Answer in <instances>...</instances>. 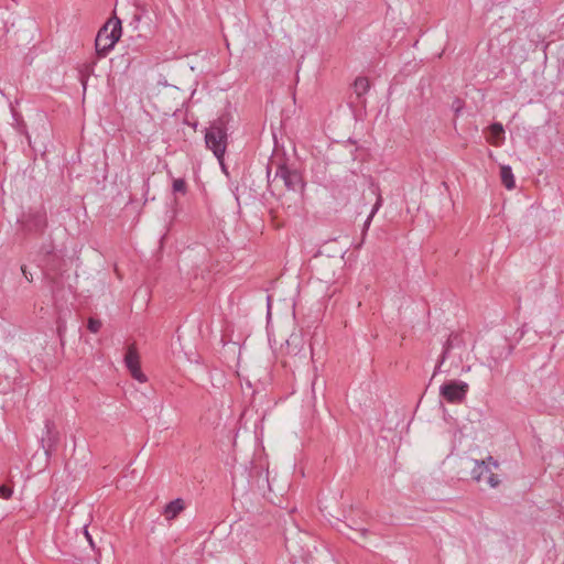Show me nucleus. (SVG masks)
Returning a JSON list of instances; mask_svg holds the SVG:
<instances>
[{
	"label": "nucleus",
	"mask_w": 564,
	"mask_h": 564,
	"mask_svg": "<svg viewBox=\"0 0 564 564\" xmlns=\"http://www.w3.org/2000/svg\"><path fill=\"white\" fill-rule=\"evenodd\" d=\"M121 32V20L117 17L109 19L97 33L95 41L97 54L99 56H105L110 50H112L116 43L120 40Z\"/></svg>",
	"instance_id": "nucleus-1"
},
{
	"label": "nucleus",
	"mask_w": 564,
	"mask_h": 564,
	"mask_svg": "<svg viewBox=\"0 0 564 564\" xmlns=\"http://www.w3.org/2000/svg\"><path fill=\"white\" fill-rule=\"evenodd\" d=\"M205 142L208 149L221 162L227 147V133L221 120L215 121L206 131Z\"/></svg>",
	"instance_id": "nucleus-2"
},
{
	"label": "nucleus",
	"mask_w": 564,
	"mask_h": 564,
	"mask_svg": "<svg viewBox=\"0 0 564 564\" xmlns=\"http://www.w3.org/2000/svg\"><path fill=\"white\" fill-rule=\"evenodd\" d=\"M491 468H499V463L492 456H488L482 460H476L475 467L471 470V478L477 482L485 481L489 487L496 488L500 484V479L498 475L492 473Z\"/></svg>",
	"instance_id": "nucleus-3"
},
{
	"label": "nucleus",
	"mask_w": 564,
	"mask_h": 564,
	"mask_svg": "<svg viewBox=\"0 0 564 564\" xmlns=\"http://www.w3.org/2000/svg\"><path fill=\"white\" fill-rule=\"evenodd\" d=\"M468 391V384L458 381H448L441 387V395L451 403H460Z\"/></svg>",
	"instance_id": "nucleus-4"
},
{
	"label": "nucleus",
	"mask_w": 564,
	"mask_h": 564,
	"mask_svg": "<svg viewBox=\"0 0 564 564\" xmlns=\"http://www.w3.org/2000/svg\"><path fill=\"white\" fill-rule=\"evenodd\" d=\"M124 364L133 379L141 383L147 381V376L141 370L140 356L134 344L128 347Z\"/></svg>",
	"instance_id": "nucleus-5"
},
{
	"label": "nucleus",
	"mask_w": 564,
	"mask_h": 564,
	"mask_svg": "<svg viewBox=\"0 0 564 564\" xmlns=\"http://www.w3.org/2000/svg\"><path fill=\"white\" fill-rule=\"evenodd\" d=\"M283 182L284 186L290 191L302 188V176L296 170H291L288 166H279L275 178Z\"/></svg>",
	"instance_id": "nucleus-6"
},
{
	"label": "nucleus",
	"mask_w": 564,
	"mask_h": 564,
	"mask_svg": "<svg viewBox=\"0 0 564 564\" xmlns=\"http://www.w3.org/2000/svg\"><path fill=\"white\" fill-rule=\"evenodd\" d=\"M505 140V130L501 123L495 122L489 127V133L487 135V141L498 147Z\"/></svg>",
	"instance_id": "nucleus-7"
},
{
	"label": "nucleus",
	"mask_w": 564,
	"mask_h": 564,
	"mask_svg": "<svg viewBox=\"0 0 564 564\" xmlns=\"http://www.w3.org/2000/svg\"><path fill=\"white\" fill-rule=\"evenodd\" d=\"M185 508L184 501L180 498L169 502L164 508V517L167 520L176 518Z\"/></svg>",
	"instance_id": "nucleus-8"
},
{
	"label": "nucleus",
	"mask_w": 564,
	"mask_h": 564,
	"mask_svg": "<svg viewBox=\"0 0 564 564\" xmlns=\"http://www.w3.org/2000/svg\"><path fill=\"white\" fill-rule=\"evenodd\" d=\"M460 345H465V336L463 333H456V334H452L445 346H444V351H443V355H442V361H444V359L446 358L449 349L454 348V347H458Z\"/></svg>",
	"instance_id": "nucleus-9"
},
{
	"label": "nucleus",
	"mask_w": 564,
	"mask_h": 564,
	"mask_svg": "<svg viewBox=\"0 0 564 564\" xmlns=\"http://www.w3.org/2000/svg\"><path fill=\"white\" fill-rule=\"evenodd\" d=\"M500 178L502 184L507 189H512L516 186L514 177L511 171V167L508 165H502L500 167Z\"/></svg>",
	"instance_id": "nucleus-10"
},
{
	"label": "nucleus",
	"mask_w": 564,
	"mask_h": 564,
	"mask_svg": "<svg viewBox=\"0 0 564 564\" xmlns=\"http://www.w3.org/2000/svg\"><path fill=\"white\" fill-rule=\"evenodd\" d=\"M370 88V83L367 77H358L354 83V90L358 97L364 96Z\"/></svg>",
	"instance_id": "nucleus-11"
},
{
	"label": "nucleus",
	"mask_w": 564,
	"mask_h": 564,
	"mask_svg": "<svg viewBox=\"0 0 564 564\" xmlns=\"http://www.w3.org/2000/svg\"><path fill=\"white\" fill-rule=\"evenodd\" d=\"M381 205H382V197H381V195L379 194V195H378V197H377V202H376V204H375V206H373V208H372V210H371V213H370V215H369L368 219H367V220H366V223H365V227H366V228H368V227H369V225H370V221H371L372 217H373V216H375V214L379 210V208L381 207Z\"/></svg>",
	"instance_id": "nucleus-12"
},
{
	"label": "nucleus",
	"mask_w": 564,
	"mask_h": 564,
	"mask_svg": "<svg viewBox=\"0 0 564 564\" xmlns=\"http://www.w3.org/2000/svg\"><path fill=\"white\" fill-rule=\"evenodd\" d=\"M101 325L102 324L99 319H95V318L90 317L88 319L87 327L91 333H98L101 328Z\"/></svg>",
	"instance_id": "nucleus-13"
},
{
	"label": "nucleus",
	"mask_w": 564,
	"mask_h": 564,
	"mask_svg": "<svg viewBox=\"0 0 564 564\" xmlns=\"http://www.w3.org/2000/svg\"><path fill=\"white\" fill-rule=\"evenodd\" d=\"M173 191L174 192H180V193H185L186 192V183H185V181L182 180V178L174 180V182H173Z\"/></svg>",
	"instance_id": "nucleus-14"
},
{
	"label": "nucleus",
	"mask_w": 564,
	"mask_h": 564,
	"mask_svg": "<svg viewBox=\"0 0 564 564\" xmlns=\"http://www.w3.org/2000/svg\"><path fill=\"white\" fill-rule=\"evenodd\" d=\"M12 494H13V490L11 487H9L7 485L0 486V497L2 499H10Z\"/></svg>",
	"instance_id": "nucleus-15"
},
{
	"label": "nucleus",
	"mask_w": 564,
	"mask_h": 564,
	"mask_svg": "<svg viewBox=\"0 0 564 564\" xmlns=\"http://www.w3.org/2000/svg\"><path fill=\"white\" fill-rule=\"evenodd\" d=\"M36 219H37L36 224H35L36 229H43L46 226V220H45L44 215L39 214L36 216Z\"/></svg>",
	"instance_id": "nucleus-16"
},
{
	"label": "nucleus",
	"mask_w": 564,
	"mask_h": 564,
	"mask_svg": "<svg viewBox=\"0 0 564 564\" xmlns=\"http://www.w3.org/2000/svg\"><path fill=\"white\" fill-rule=\"evenodd\" d=\"M21 271L26 281L31 282L33 280L32 273L28 271L25 265L21 267Z\"/></svg>",
	"instance_id": "nucleus-17"
},
{
	"label": "nucleus",
	"mask_w": 564,
	"mask_h": 564,
	"mask_svg": "<svg viewBox=\"0 0 564 564\" xmlns=\"http://www.w3.org/2000/svg\"><path fill=\"white\" fill-rule=\"evenodd\" d=\"M357 534H359L362 539H366L368 536V530L367 529H360L355 531Z\"/></svg>",
	"instance_id": "nucleus-18"
},
{
	"label": "nucleus",
	"mask_w": 564,
	"mask_h": 564,
	"mask_svg": "<svg viewBox=\"0 0 564 564\" xmlns=\"http://www.w3.org/2000/svg\"><path fill=\"white\" fill-rule=\"evenodd\" d=\"M84 533H85V536L88 540L89 544L94 547V542H93V539H91L87 528L84 529Z\"/></svg>",
	"instance_id": "nucleus-19"
},
{
	"label": "nucleus",
	"mask_w": 564,
	"mask_h": 564,
	"mask_svg": "<svg viewBox=\"0 0 564 564\" xmlns=\"http://www.w3.org/2000/svg\"><path fill=\"white\" fill-rule=\"evenodd\" d=\"M350 539L356 541V540H357V536L351 535V536H350Z\"/></svg>",
	"instance_id": "nucleus-20"
}]
</instances>
